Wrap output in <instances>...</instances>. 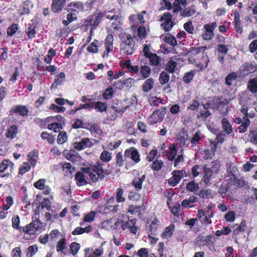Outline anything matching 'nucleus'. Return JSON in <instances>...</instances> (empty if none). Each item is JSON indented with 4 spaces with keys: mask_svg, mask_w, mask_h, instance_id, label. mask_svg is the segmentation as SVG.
I'll return each mask as SVG.
<instances>
[{
    "mask_svg": "<svg viewBox=\"0 0 257 257\" xmlns=\"http://www.w3.org/2000/svg\"><path fill=\"white\" fill-rule=\"evenodd\" d=\"M38 156V154L36 152H31L28 155L29 163L33 167L36 164Z\"/></svg>",
    "mask_w": 257,
    "mask_h": 257,
    "instance_id": "79ce46f5",
    "label": "nucleus"
},
{
    "mask_svg": "<svg viewBox=\"0 0 257 257\" xmlns=\"http://www.w3.org/2000/svg\"><path fill=\"white\" fill-rule=\"evenodd\" d=\"M116 200L117 203H121L125 201V196L124 195V191L121 188H118L116 191Z\"/></svg>",
    "mask_w": 257,
    "mask_h": 257,
    "instance_id": "c03bdc74",
    "label": "nucleus"
},
{
    "mask_svg": "<svg viewBox=\"0 0 257 257\" xmlns=\"http://www.w3.org/2000/svg\"><path fill=\"white\" fill-rule=\"evenodd\" d=\"M197 201V197L194 196H190L188 199L184 200L182 202V206L184 207H192L190 206L191 203H195Z\"/></svg>",
    "mask_w": 257,
    "mask_h": 257,
    "instance_id": "09e8293b",
    "label": "nucleus"
},
{
    "mask_svg": "<svg viewBox=\"0 0 257 257\" xmlns=\"http://www.w3.org/2000/svg\"><path fill=\"white\" fill-rule=\"evenodd\" d=\"M93 145L90 139L88 138H83L80 141L74 143V148L79 151L83 150L86 148H90Z\"/></svg>",
    "mask_w": 257,
    "mask_h": 257,
    "instance_id": "9d476101",
    "label": "nucleus"
},
{
    "mask_svg": "<svg viewBox=\"0 0 257 257\" xmlns=\"http://www.w3.org/2000/svg\"><path fill=\"white\" fill-rule=\"evenodd\" d=\"M172 17L170 13H164L161 17V27L165 31H170L174 26Z\"/></svg>",
    "mask_w": 257,
    "mask_h": 257,
    "instance_id": "7ed1b4c3",
    "label": "nucleus"
},
{
    "mask_svg": "<svg viewBox=\"0 0 257 257\" xmlns=\"http://www.w3.org/2000/svg\"><path fill=\"white\" fill-rule=\"evenodd\" d=\"M104 15L108 19L118 21L120 23L121 15L120 11L118 9L116 10L113 9L107 12H105Z\"/></svg>",
    "mask_w": 257,
    "mask_h": 257,
    "instance_id": "f8f14e48",
    "label": "nucleus"
},
{
    "mask_svg": "<svg viewBox=\"0 0 257 257\" xmlns=\"http://www.w3.org/2000/svg\"><path fill=\"white\" fill-rule=\"evenodd\" d=\"M146 178V175H143L140 178H136L132 182V184L138 190H140L142 188V184Z\"/></svg>",
    "mask_w": 257,
    "mask_h": 257,
    "instance_id": "c9c22d12",
    "label": "nucleus"
},
{
    "mask_svg": "<svg viewBox=\"0 0 257 257\" xmlns=\"http://www.w3.org/2000/svg\"><path fill=\"white\" fill-rule=\"evenodd\" d=\"M14 111L22 116L27 115L29 112L27 107L24 105H17L15 107Z\"/></svg>",
    "mask_w": 257,
    "mask_h": 257,
    "instance_id": "4c0bfd02",
    "label": "nucleus"
},
{
    "mask_svg": "<svg viewBox=\"0 0 257 257\" xmlns=\"http://www.w3.org/2000/svg\"><path fill=\"white\" fill-rule=\"evenodd\" d=\"M146 14V11H144L140 14L137 15L136 17L135 15H131L129 17V20L130 21V23L131 24V26L132 28L135 30L138 27V23L139 22L140 24H143L145 23V20L144 19V14Z\"/></svg>",
    "mask_w": 257,
    "mask_h": 257,
    "instance_id": "1a4fd4ad",
    "label": "nucleus"
},
{
    "mask_svg": "<svg viewBox=\"0 0 257 257\" xmlns=\"http://www.w3.org/2000/svg\"><path fill=\"white\" fill-rule=\"evenodd\" d=\"M234 24L236 32L241 34L242 32V28L240 25L239 15L237 13H234Z\"/></svg>",
    "mask_w": 257,
    "mask_h": 257,
    "instance_id": "a18cd8bd",
    "label": "nucleus"
},
{
    "mask_svg": "<svg viewBox=\"0 0 257 257\" xmlns=\"http://www.w3.org/2000/svg\"><path fill=\"white\" fill-rule=\"evenodd\" d=\"M174 231V226L173 225H169L165 228V231L161 234V236L163 238H168L173 235Z\"/></svg>",
    "mask_w": 257,
    "mask_h": 257,
    "instance_id": "e433bc0d",
    "label": "nucleus"
},
{
    "mask_svg": "<svg viewBox=\"0 0 257 257\" xmlns=\"http://www.w3.org/2000/svg\"><path fill=\"white\" fill-rule=\"evenodd\" d=\"M134 46L135 43H131L128 45H120V52L125 55H132L135 51Z\"/></svg>",
    "mask_w": 257,
    "mask_h": 257,
    "instance_id": "a211bd4d",
    "label": "nucleus"
},
{
    "mask_svg": "<svg viewBox=\"0 0 257 257\" xmlns=\"http://www.w3.org/2000/svg\"><path fill=\"white\" fill-rule=\"evenodd\" d=\"M213 239L214 237L210 235H207L203 238V245H205L212 252H215L216 249L213 244Z\"/></svg>",
    "mask_w": 257,
    "mask_h": 257,
    "instance_id": "6ab92c4d",
    "label": "nucleus"
},
{
    "mask_svg": "<svg viewBox=\"0 0 257 257\" xmlns=\"http://www.w3.org/2000/svg\"><path fill=\"white\" fill-rule=\"evenodd\" d=\"M104 164L100 161H97L93 165L82 168V171L85 174H88L93 183L98 182L99 180L104 178L106 173L103 169Z\"/></svg>",
    "mask_w": 257,
    "mask_h": 257,
    "instance_id": "f257e3e1",
    "label": "nucleus"
},
{
    "mask_svg": "<svg viewBox=\"0 0 257 257\" xmlns=\"http://www.w3.org/2000/svg\"><path fill=\"white\" fill-rule=\"evenodd\" d=\"M51 9L54 13H59L63 9L66 0H52Z\"/></svg>",
    "mask_w": 257,
    "mask_h": 257,
    "instance_id": "dca6fc26",
    "label": "nucleus"
},
{
    "mask_svg": "<svg viewBox=\"0 0 257 257\" xmlns=\"http://www.w3.org/2000/svg\"><path fill=\"white\" fill-rule=\"evenodd\" d=\"M75 180L77 181V185L79 186H83L87 184L84 175L82 172H77L75 174Z\"/></svg>",
    "mask_w": 257,
    "mask_h": 257,
    "instance_id": "c756f323",
    "label": "nucleus"
},
{
    "mask_svg": "<svg viewBox=\"0 0 257 257\" xmlns=\"http://www.w3.org/2000/svg\"><path fill=\"white\" fill-rule=\"evenodd\" d=\"M18 26L17 24H13L10 26L7 29V35L9 36H13L18 31Z\"/></svg>",
    "mask_w": 257,
    "mask_h": 257,
    "instance_id": "e2e57ef3",
    "label": "nucleus"
},
{
    "mask_svg": "<svg viewBox=\"0 0 257 257\" xmlns=\"http://www.w3.org/2000/svg\"><path fill=\"white\" fill-rule=\"evenodd\" d=\"M139 71L142 77L140 78V79H145L148 78L151 73L150 67L147 65H142L140 68Z\"/></svg>",
    "mask_w": 257,
    "mask_h": 257,
    "instance_id": "5701e85b",
    "label": "nucleus"
},
{
    "mask_svg": "<svg viewBox=\"0 0 257 257\" xmlns=\"http://www.w3.org/2000/svg\"><path fill=\"white\" fill-rule=\"evenodd\" d=\"M195 13V9L194 6L186 8L182 12L181 15L184 17H190L194 15Z\"/></svg>",
    "mask_w": 257,
    "mask_h": 257,
    "instance_id": "de8ad7c7",
    "label": "nucleus"
},
{
    "mask_svg": "<svg viewBox=\"0 0 257 257\" xmlns=\"http://www.w3.org/2000/svg\"><path fill=\"white\" fill-rule=\"evenodd\" d=\"M172 174V176L169 179L168 183L172 186H175L179 183L183 177L186 176V172L184 170H175Z\"/></svg>",
    "mask_w": 257,
    "mask_h": 257,
    "instance_id": "423d86ee",
    "label": "nucleus"
},
{
    "mask_svg": "<svg viewBox=\"0 0 257 257\" xmlns=\"http://www.w3.org/2000/svg\"><path fill=\"white\" fill-rule=\"evenodd\" d=\"M199 188V184L198 183L195 182L194 181H191L188 183L186 186V189L190 192H194L198 190Z\"/></svg>",
    "mask_w": 257,
    "mask_h": 257,
    "instance_id": "603ef678",
    "label": "nucleus"
},
{
    "mask_svg": "<svg viewBox=\"0 0 257 257\" xmlns=\"http://www.w3.org/2000/svg\"><path fill=\"white\" fill-rule=\"evenodd\" d=\"M176 154L177 148L176 146L173 144H171L168 150L165 152V155L170 161H172L175 159Z\"/></svg>",
    "mask_w": 257,
    "mask_h": 257,
    "instance_id": "412c9836",
    "label": "nucleus"
},
{
    "mask_svg": "<svg viewBox=\"0 0 257 257\" xmlns=\"http://www.w3.org/2000/svg\"><path fill=\"white\" fill-rule=\"evenodd\" d=\"M80 248V245L76 242H73L71 243L70 245V250L71 251V253L73 255H75L78 251L79 250Z\"/></svg>",
    "mask_w": 257,
    "mask_h": 257,
    "instance_id": "680f3d73",
    "label": "nucleus"
},
{
    "mask_svg": "<svg viewBox=\"0 0 257 257\" xmlns=\"http://www.w3.org/2000/svg\"><path fill=\"white\" fill-rule=\"evenodd\" d=\"M92 108L96 109L99 112L105 111L107 108V103L102 101L92 102Z\"/></svg>",
    "mask_w": 257,
    "mask_h": 257,
    "instance_id": "393cba45",
    "label": "nucleus"
},
{
    "mask_svg": "<svg viewBox=\"0 0 257 257\" xmlns=\"http://www.w3.org/2000/svg\"><path fill=\"white\" fill-rule=\"evenodd\" d=\"M12 226L14 228L18 229L20 232L22 233L24 231V227L20 226V218L18 215H14L12 219Z\"/></svg>",
    "mask_w": 257,
    "mask_h": 257,
    "instance_id": "b1692460",
    "label": "nucleus"
},
{
    "mask_svg": "<svg viewBox=\"0 0 257 257\" xmlns=\"http://www.w3.org/2000/svg\"><path fill=\"white\" fill-rule=\"evenodd\" d=\"M150 65L152 66H159L161 65L162 59L156 54H153L148 58Z\"/></svg>",
    "mask_w": 257,
    "mask_h": 257,
    "instance_id": "4be33fe9",
    "label": "nucleus"
},
{
    "mask_svg": "<svg viewBox=\"0 0 257 257\" xmlns=\"http://www.w3.org/2000/svg\"><path fill=\"white\" fill-rule=\"evenodd\" d=\"M65 74L64 72H61L58 74L52 83L51 89L56 88L58 86L62 85L65 81Z\"/></svg>",
    "mask_w": 257,
    "mask_h": 257,
    "instance_id": "aec40b11",
    "label": "nucleus"
},
{
    "mask_svg": "<svg viewBox=\"0 0 257 257\" xmlns=\"http://www.w3.org/2000/svg\"><path fill=\"white\" fill-rule=\"evenodd\" d=\"M92 230V227L89 225L85 228L81 227H77L74 229L72 232V234L74 235H79L83 233H89Z\"/></svg>",
    "mask_w": 257,
    "mask_h": 257,
    "instance_id": "cd10ccee",
    "label": "nucleus"
},
{
    "mask_svg": "<svg viewBox=\"0 0 257 257\" xmlns=\"http://www.w3.org/2000/svg\"><path fill=\"white\" fill-rule=\"evenodd\" d=\"M67 140V134L65 132L59 133L57 138V143L59 144H64Z\"/></svg>",
    "mask_w": 257,
    "mask_h": 257,
    "instance_id": "13d9d810",
    "label": "nucleus"
},
{
    "mask_svg": "<svg viewBox=\"0 0 257 257\" xmlns=\"http://www.w3.org/2000/svg\"><path fill=\"white\" fill-rule=\"evenodd\" d=\"M234 227H236V228L233 230V232L234 234L237 235L240 232H243L245 230L246 227V221H242L239 225L235 224Z\"/></svg>",
    "mask_w": 257,
    "mask_h": 257,
    "instance_id": "a19ab883",
    "label": "nucleus"
},
{
    "mask_svg": "<svg viewBox=\"0 0 257 257\" xmlns=\"http://www.w3.org/2000/svg\"><path fill=\"white\" fill-rule=\"evenodd\" d=\"M125 160L126 159H131L136 163L140 161V155L138 151L134 147L130 148L124 152Z\"/></svg>",
    "mask_w": 257,
    "mask_h": 257,
    "instance_id": "0eeeda50",
    "label": "nucleus"
},
{
    "mask_svg": "<svg viewBox=\"0 0 257 257\" xmlns=\"http://www.w3.org/2000/svg\"><path fill=\"white\" fill-rule=\"evenodd\" d=\"M249 141L254 145H257V131L251 130L249 133Z\"/></svg>",
    "mask_w": 257,
    "mask_h": 257,
    "instance_id": "0e129e2a",
    "label": "nucleus"
},
{
    "mask_svg": "<svg viewBox=\"0 0 257 257\" xmlns=\"http://www.w3.org/2000/svg\"><path fill=\"white\" fill-rule=\"evenodd\" d=\"M17 127L16 125L11 126L7 131L6 137L10 139H14L17 134Z\"/></svg>",
    "mask_w": 257,
    "mask_h": 257,
    "instance_id": "8fccbe9b",
    "label": "nucleus"
},
{
    "mask_svg": "<svg viewBox=\"0 0 257 257\" xmlns=\"http://www.w3.org/2000/svg\"><path fill=\"white\" fill-rule=\"evenodd\" d=\"M154 84V80L152 78L147 79L142 86V90L143 91L148 92L153 87Z\"/></svg>",
    "mask_w": 257,
    "mask_h": 257,
    "instance_id": "c85d7f7f",
    "label": "nucleus"
},
{
    "mask_svg": "<svg viewBox=\"0 0 257 257\" xmlns=\"http://www.w3.org/2000/svg\"><path fill=\"white\" fill-rule=\"evenodd\" d=\"M66 248V239L64 236L58 241L56 245V250L58 252L61 253L64 252V250Z\"/></svg>",
    "mask_w": 257,
    "mask_h": 257,
    "instance_id": "bb28decb",
    "label": "nucleus"
},
{
    "mask_svg": "<svg viewBox=\"0 0 257 257\" xmlns=\"http://www.w3.org/2000/svg\"><path fill=\"white\" fill-rule=\"evenodd\" d=\"M227 173L232 177H234L237 171V168L235 164L231 162H228L226 165Z\"/></svg>",
    "mask_w": 257,
    "mask_h": 257,
    "instance_id": "2f4dec72",
    "label": "nucleus"
},
{
    "mask_svg": "<svg viewBox=\"0 0 257 257\" xmlns=\"http://www.w3.org/2000/svg\"><path fill=\"white\" fill-rule=\"evenodd\" d=\"M158 224L156 221H153L149 226H147L148 234L155 235L157 233Z\"/></svg>",
    "mask_w": 257,
    "mask_h": 257,
    "instance_id": "7c9ffc66",
    "label": "nucleus"
},
{
    "mask_svg": "<svg viewBox=\"0 0 257 257\" xmlns=\"http://www.w3.org/2000/svg\"><path fill=\"white\" fill-rule=\"evenodd\" d=\"M250 124V121L248 117H243V122L238 127L239 133H242L245 132L248 126Z\"/></svg>",
    "mask_w": 257,
    "mask_h": 257,
    "instance_id": "49530a36",
    "label": "nucleus"
},
{
    "mask_svg": "<svg viewBox=\"0 0 257 257\" xmlns=\"http://www.w3.org/2000/svg\"><path fill=\"white\" fill-rule=\"evenodd\" d=\"M149 101L152 106H158L162 103V100L160 97L151 96L149 98Z\"/></svg>",
    "mask_w": 257,
    "mask_h": 257,
    "instance_id": "5fc2aeb1",
    "label": "nucleus"
},
{
    "mask_svg": "<svg viewBox=\"0 0 257 257\" xmlns=\"http://www.w3.org/2000/svg\"><path fill=\"white\" fill-rule=\"evenodd\" d=\"M206 49V46L191 47L188 52V54L190 56H195L201 52H204Z\"/></svg>",
    "mask_w": 257,
    "mask_h": 257,
    "instance_id": "ea45409f",
    "label": "nucleus"
},
{
    "mask_svg": "<svg viewBox=\"0 0 257 257\" xmlns=\"http://www.w3.org/2000/svg\"><path fill=\"white\" fill-rule=\"evenodd\" d=\"M85 257H94L97 256L99 257L103 253V249L102 247H100L98 248H95L94 251H92L93 253V256H91L90 254H89L90 250L89 248H85Z\"/></svg>",
    "mask_w": 257,
    "mask_h": 257,
    "instance_id": "473e14b6",
    "label": "nucleus"
},
{
    "mask_svg": "<svg viewBox=\"0 0 257 257\" xmlns=\"http://www.w3.org/2000/svg\"><path fill=\"white\" fill-rule=\"evenodd\" d=\"M176 62L173 61L172 60H170L167 64L166 70L168 71L169 73H173L174 72L175 69L176 67Z\"/></svg>",
    "mask_w": 257,
    "mask_h": 257,
    "instance_id": "69168bd1",
    "label": "nucleus"
},
{
    "mask_svg": "<svg viewBox=\"0 0 257 257\" xmlns=\"http://www.w3.org/2000/svg\"><path fill=\"white\" fill-rule=\"evenodd\" d=\"M99 158L103 163L109 162L112 159V153L107 151H103L101 153Z\"/></svg>",
    "mask_w": 257,
    "mask_h": 257,
    "instance_id": "58836bf2",
    "label": "nucleus"
},
{
    "mask_svg": "<svg viewBox=\"0 0 257 257\" xmlns=\"http://www.w3.org/2000/svg\"><path fill=\"white\" fill-rule=\"evenodd\" d=\"M136 222L137 219L136 218L128 220L125 222L118 219L115 224L117 225L118 224L121 223V227L123 230L128 229L132 233L136 234L137 231V227L135 226Z\"/></svg>",
    "mask_w": 257,
    "mask_h": 257,
    "instance_id": "20e7f679",
    "label": "nucleus"
},
{
    "mask_svg": "<svg viewBox=\"0 0 257 257\" xmlns=\"http://www.w3.org/2000/svg\"><path fill=\"white\" fill-rule=\"evenodd\" d=\"M84 9L83 4L80 2L71 3L67 8L68 11L71 12H82Z\"/></svg>",
    "mask_w": 257,
    "mask_h": 257,
    "instance_id": "f3484780",
    "label": "nucleus"
},
{
    "mask_svg": "<svg viewBox=\"0 0 257 257\" xmlns=\"http://www.w3.org/2000/svg\"><path fill=\"white\" fill-rule=\"evenodd\" d=\"M199 196L204 199H209L213 198V194L210 189L203 190L199 192Z\"/></svg>",
    "mask_w": 257,
    "mask_h": 257,
    "instance_id": "3c124183",
    "label": "nucleus"
},
{
    "mask_svg": "<svg viewBox=\"0 0 257 257\" xmlns=\"http://www.w3.org/2000/svg\"><path fill=\"white\" fill-rule=\"evenodd\" d=\"M256 69V67L255 65L250 63H246L241 66L240 68V71L243 75H247L249 74L253 73Z\"/></svg>",
    "mask_w": 257,
    "mask_h": 257,
    "instance_id": "4468645a",
    "label": "nucleus"
},
{
    "mask_svg": "<svg viewBox=\"0 0 257 257\" xmlns=\"http://www.w3.org/2000/svg\"><path fill=\"white\" fill-rule=\"evenodd\" d=\"M247 88L252 93H257V78L250 79L247 83Z\"/></svg>",
    "mask_w": 257,
    "mask_h": 257,
    "instance_id": "a878e982",
    "label": "nucleus"
},
{
    "mask_svg": "<svg viewBox=\"0 0 257 257\" xmlns=\"http://www.w3.org/2000/svg\"><path fill=\"white\" fill-rule=\"evenodd\" d=\"M222 127L226 134L229 135L232 133L233 130L231 124L226 118H223L221 121Z\"/></svg>",
    "mask_w": 257,
    "mask_h": 257,
    "instance_id": "72a5a7b5",
    "label": "nucleus"
},
{
    "mask_svg": "<svg viewBox=\"0 0 257 257\" xmlns=\"http://www.w3.org/2000/svg\"><path fill=\"white\" fill-rule=\"evenodd\" d=\"M165 41L172 46H175L177 44L176 38L172 35H167L164 38Z\"/></svg>",
    "mask_w": 257,
    "mask_h": 257,
    "instance_id": "774afa93",
    "label": "nucleus"
},
{
    "mask_svg": "<svg viewBox=\"0 0 257 257\" xmlns=\"http://www.w3.org/2000/svg\"><path fill=\"white\" fill-rule=\"evenodd\" d=\"M41 225L39 220L33 221L24 227L25 230L23 231L22 232L34 236L40 232L42 228Z\"/></svg>",
    "mask_w": 257,
    "mask_h": 257,
    "instance_id": "f03ea898",
    "label": "nucleus"
},
{
    "mask_svg": "<svg viewBox=\"0 0 257 257\" xmlns=\"http://www.w3.org/2000/svg\"><path fill=\"white\" fill-rule=\"evenodd\" d=\"M203 172L204 175L203 176V180L204 183L206 185H210L211 184L210 181L215 177L214 172L211 171V169H209L208 167H203Z\"/></svg>",
    "mask_w": 257,
    "mask_h": 257,
    "instance_id": "ddd939ff",
    "label": "nucleus"
},
{
    "mask_svg": "<svg viewBox=\"0 0 257 257\" xmlns=\"http://www.w3.org/2000/svg\"><path fill=\"white\" fill-rule=\"evenodd\" d=\"M118 37L121 41L120 45H128L131 43H135L132 36L126 32H123L120 33Z\"/></svg>",
    "mask_w": 257,
    "mask_h": 257,
    "instance_id": "2eb2a0df",
    "label": "nucleus"
},
{
    "mask_svg": "<svg viewBox=\"0 0 257 257\" xmlns=\"http://www.w3.org/2000/svg\"><path fill=\"white\" fill-rule=\"evenodd\" d=\"M14 164L10 160H5L0 164V172L3 173L2 177L9 176L14 170Z\"/></svg>",
    "mask_w": 257,
    "mask_h": 257,
    "instance_id": "39448f33",
    "label": "nucleus"
},
{
    "mask_svg": "<svg viewBox=\"0 0 257 257\" xmlns=\"http://www.w3.org/2000/svg\"><path fill=\"white\" fill-rule=\"evenodd\" d=\"M203 137V135L201 133L200 131H198L195 133L193 137L190 140L191 146L194 147H195L199 141Z\"/></svg>",
    "mask_w": 257,
    "mask_h": 257,
    "instance_id": "f704fd0d",
    "label": "nucleus"
},
{
    "mask_svg": "<svg viewBox=\"0 0 257 257\" xmlns=\"http://www.w3.org/2000/svg\"><path fill=\"white\" fill-rule=\"evenodd\" d=\"M37 251L38 247L36 245H31L26 250V256L27 257H33Z\"/></svg>",
    "mask_w": 257,
    "mask_h": 257,
    "instance_id": "864d4df0",
    "label": "nucleus"
},
{
    "mask_svg": "<svg viewBox=\"0 0 257 257\" xmlns=\"http://www.w3.org/2000/svg\"><path fill=\"white\" fill-rule=\"evenodd\" d=\"M195 71H191L187 73L183 78V80L186 84L189 83L194 76Z\"/></svg>",
    "mask_w": 257,
    "mask_h": 257,
    "instance_id": "338daca9",
    "label": "nucleus"
},
{
    "mask_svg": "<svg viewBox=\"0 0 257 257\" xmlns=\"http://www.w3.org/2000/svg\"><path fill=\"white\" fill-rule=\"evenodd\" d=\"M177 139L180 142L181 145L182 146H184L188 139L187 133L184 131H182L178 134Z\"/></svg>",
    "mask_w": 257,
    "mask_h": 257,
    "instance_id": "37998d69",
    "label": "nucleus"
},
{
    "mask_svg": "<svg viewBox=\"0 0 257 257\" xmlns=\"http://www.w3.org/2000/svg\"><path fill=\"white\" fill-rule=\"evenodd\" d=\"M170 80V76L165 71H163L160 75L159 81L161 84H165L167 83Z\"/></svg>",
    "mask_w": 257,
    "mask_h": 257,
    "instance_id": "4d7b16f0",
    "label": "nucleus"
},
{
    "mask_svg": "<svg viewBox=\"0 0 257 257\" xmlns=\"http://www.w3.org/2000/svg\"><path fill=\"white\" fill-rule=\"evenodd\" d=\"M125 65L128 70L132 73H138L139 72V67L137 65H132L131 64L130 60H128L126 62Z\"/></svg>",
    "mask_w": 257,
    "mask_h": 257,
    "instance_id": "052dcab7",
    "label": "nucleus"
},
{
    "mask_svg": "<svg viewBox=\"0 0 257 257\" xmlns=\"http://www.w3.org/2000/svg\"><path fill=\"white\" fill-rule=\"evenodd\" d=\"M164 115V111L160 110V109L156 110L148 118V122L150 124H154L157 122H161L162 121Z\"/></svg>",
    "mask_w": 257,
    "mask_h": 257,
    "instance_id": "6e6552de",
    "label": "nucleus"
},
{
    "mask_svg": "<svg viewBox=\"0 0 257 257\" xmlns=\"http://www.w3.org/2000/svg\"><path fill=\"white\" fill-rule=\"evenodd\" d=\"M210 166L211 167L209 169H211V171L214 172V174H217L220 170V162L218 160L213 161L211 163Z\"/></svg>",
    "mask_w": 257,
    "mask_h": 257,
    "instance_id": "6e6d98bb",
    "label": "nucleus"
},
{
    "mask_svg": "<svg viewBox=\"0 0 257 257\" xmlns=\"http://www.w3.org/2000/svg\"><path fill=\"white\" fill-rule=\"evenodd\" d=\"M113 36L112 35L109 34L106 36L104 43L105 51L103 54V58L108 57L109 53L112 51L113 48Z\"/></svg>",
    "mask_w": 257,
    "mask_h": 257,
    "instance_id": "9b49d317",
    "label": "nucleus"
},
{
    "mask_svg": "<svg viewBox=\"0 0 257 257\" xmlns=\"http://www.w3.org/2000/svg\"><path fill=\"white\" fill-rule=\"evenodd\" d=\"M174 4L177 6V8L173 10L174 13L178 12L181 9L180 5H182L183 7H185L187 5L186 0H175Z\"/></svg>",
    "mask_w": 257,
    "mask_h": 257,
    "instance_id": "bf43d9fd",
    "label": "nucleus"
}]
</instances>
